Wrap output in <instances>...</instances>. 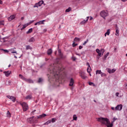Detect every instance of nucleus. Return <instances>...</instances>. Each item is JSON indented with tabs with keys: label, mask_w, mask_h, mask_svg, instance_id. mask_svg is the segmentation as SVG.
Here are the masks:
<instances>
[{
	"label": "nucleus",
	"mask_w": 127,
	"mask_h": 127,
	"mask_svg": "<svg viewBox=\"0 0 127 127\" xmlns=\"http://www.w3.org/2000/svg\"><path fill=\"white\" fill-rule=\"evenodd\" d=\"M60 60L57 59L56 60V63L51 64L49 68V71L51 74H52L53 77L50 79V75L48 76L49 81L51 84H53V87H58L59 86V83L58 81L60 77V74H59L60 71H61V64L59 63Z\"/></svg>",
	"instance_id": "f257e3e1"
},
{
	"label": "nucleus",
	"mask_w": 127,
	"mask_h": 127,
	"mask_svg": "<svg viewBox=\"0 0 127 127\" xmlns=\"http://www.w3.org/2000/svg\"><path fill=\"white\" fill-rule=\"evenodd\" d=\"M98 122L102 123L103 125H105L107 127H113V124H110V121L107 118H99L97 119Z\"/></svg>",
	"instance_id": "f03ea898"
},
{
	"label": "nucleus",
	"mask_w": 127,
	"mask_h": 127,
	"mask_svg": "<svg viewBox=\"0 0 127 127\" xmlns=\"http://www.w3.org/2000/svg\"><path fill=\"white\" fill-rule=\"evenodd\" d=\"M100 15L101 17H103L104 19H106V17L109 16V12L107 10L101 11L100 13Z\"/></svg>",
	"instance_id": "7ed1b4c3"
},
{
	"label": "nucleus",
	"mask_w": 127,
	"mask_h": 127,
	"mask_svg": "<svg viewBox=\"0 0 127 127\" xmlns=\"http://www.w3.org/2000/svg\"><path fill=\"white\" fill-rule=\"evenodd\" d=\"M27 122L29 124H36L37 123V119L36 117H32L27 119Z\"/></svg>",
	"instance_id": "20e7f679"
},
{
	"label": "nucleus",
	"mask_w": 127,
	"mask_h": 127,
	"mask_svg": "<svg viewBox=\"0 0 127 127\" xmlns=\"http://www.w3.org/2000/svg\"><path fill=\"white\" fill-rule=\"evenodd\" d=\"M20 105L22 106L24 112H26V111L28 110V105L27 104H26V103L23 102L20 103Z\"/></svg>",
	"instance_id": "39448f33"
},
{
	"label": "nucleus",
	"mask_w": 127,
	"mask_h": 127,
	"mask_svg": "<svg viewBox=\"0 0 127 127\" xmlns=\"http://www.w3.org/2000/svg\"><path fill=\"white\" fill-rule=\"evenodd\" d=\"M6 97L8 98V99H9L10 100H11L12 102L13 103H14L15 101L16 100V98L14 97V96L7 95L6 96Z\"/></svg>",
	"instance_id": "423d86ee"
},
{
	"label": "nucleus",
	"mask_w": 127,
	"mask_h": 127,
	"mask_svg": "<svg viewBox=\"0 0 127 127\" xmlns=\"http://www.w3.org/2000/svg\"><path fill=\"white\" fill-rule=\"evenodd\" d=\"M116 111H121V110H123V105L122 104L118 105L116 107Z\"/></svg>",
	"instance_id": "0eeeda50"
},
{
	"label": "nucleus",
	"mask_w": 127,
	"mask_h": 127,
	"mask_svg": "<svg viewBox=\"0 0 127 127\" xmlns=\"http://www.w3.org/2000/svg\"><path fill=\"white\" fill-rule=\"evenodd\" d=\"M44 21H45V20H43L42 21H40L35 23V25H40V24H44Z\"/></svg>",
	"instance_id": "6e6552de"
},
{
	"label": "nucleus",
	"mask_w": 127,
	"mask_h": 127,
	"mask_svg": "<svg viewBox=\"0 0 127 127\" xmlns=\"http://www.w3.org/2000/svg\"><path fill=\"white\" fill-rule=\"evenodd\" d=\"M107 71L110 73V74H112V73H115V72H116V69L113 68L112 69L111 68H108Z\"/></svg>",
	"instance_id": "1a4fd4ad"
},
{
	"label": "nucleus",
	"mask_w": 127,
	"mask_h": 127,
	"mask_svg": "<svg viewBox=\"0 0 127 127\" xmlns=\"http://www.w3.org/2000/svg\"><path fill=\"white\" fill-rule=\"evenodd\" d=\"M116 35H117V36H119V35H120V34H119V27H118V25H116Z\"/></svg>",
	"instance_id": "9d476101"
},
{
	"label": "nucleus",
	"mask_w": 127,
	"mask_h": 127,
	"mask_svg": "<svg viewBox=\"0 0 127 127\" xmlns=\"http://www.w3.org/2000/svg\"><path fill=\"white\" fill-rule=\"evenodd\" d=\"M14 18H15V15H12L8 18V20H9V21H11V20L14 19Z\"/></svg>",
	"instance_id": "9b49d317"
},
{
	"label": "nucleus",
	"mask_w": 127,
	"mask_h": 127,
	"mask_svg": "<svg viewBox=\"0 0 127 127\" xmlns=\"http://www.w3.org/2000/svg\"><path fill=\"white\" fill-rule=\"evenodd\" d=\"M11 73V71H4V74H5V75L6 77H8L10 75V73Z\"/></svg>",
	"instance_id": "f8f14e48"
},
{
	"label": "nucleus",
	"mask_w": 127,
	"mask_h": 127,
	"mask_svg": "<svg viewBox=\"0 0 127 127\" xmlns=\"http://www.w3.org/2000/svg\"><path fill=\"white\" fill-rule=\"evenodd\" d=\"M46 114H43L39 116H37V119H42L43 118H45V117H46Z\"/></svg>",
	"instance_id": "ddd939ff"
},
{
	"label": "nucleus",
	"mask_w": 127,
	"mask_h": 127,
	"mask_svg": "<svg viewBox=\"0 0 127 127\" xmlns=\"http://www.w3.org/2000/svg\"><path fill=\"white\" fill-rule=\"evenodd\" d=\"M25 81L27 83H30V84H33V80L32 79L26 78Z\"/></svg>",
	"instance_id": "4468645a"
},
{
	"label": "nucleus",
	"mask_w": 127,
	"mask_h": 127,
	"mask_svg": "<svg viewBox=\"0 0 127 127\" xmlns=\"http://www.w3.org/2000/svg\"><path fill=\"white\" fill-rule=\"evenodd\" d=\"M74 85V79L72 78H70V82H69V86H73Z\"/></svg>",
	"instance_id": "2eb2a0df"
},
{
	"label": "nucleus",
	"mask_w": 127,
	"mask_h": 127,
	"mask_svg": "<svg viewBox=\"0 0 127 127\" xmlns=\"http://www.w3.org/2000/svg\"><path fill=\"white\" fill-rule=\"evenodd\" d=\"M52 52H53L52 49H49L47 51L48 55H51V54H52Z\"/></svg>",
	"instance_id": "dca6fc26"
},
{
	"label": "nucleus",
	"mask_w": 127,
	"mask_h": 127,
	"mask_svg": "<svg viewBox=\"0 0 127 127\" xmlns=\"http://www.w3.org/2000/svg\"><path fill=\"white\" fill-rule=\"evenodd\" d=\"M29 25V23L24 24L23 26V27L21 28V30H23V29H24V28H25L26 27H27V26H28Z\"/></svg>",
	"instance_id": "f3484780"
},
{
	"label": "nucleus",
	"mask_w": 127,
	"mask_h": 127,
	"mask_svg": "<svg viewBox=\"0 0 127 127\" xmlns=\"http://www.w3.org/2000/svg\"><path fill=\"white\" fill-rule=\"evenodd\" d=\"M96 51L97 53H98V56H101L102 53H101V52L99 49H97L96 50Z\"/></svg>",
	"instance_id": "a211bd4d"
},
{
	"label": "nucleus",
	"mask_w": 127,
	"mask_h": 127,
	"mask_svg": "<svg viewBox=\"0 0 127 127\" xmlns=\"http://www.w3.org/2000/svg\"><path fill=\"white\" fill-rule=\"evenodd\" d=\"M80 40H81V39H80V38H77V37H75L74 40H73V41L74 42H79V41H80Z\"/></svg>",
	"instance_id": "6ab92c4d"
},
{
	"label": "nucleus",
	"mask_w": 127,
	"mask_h": 127,
	"mask_svg": "<svg viewBox=\"0 0 127 127\" xmlns=\"http://www.w3.org/2000/svg\"><path fill=\"white\" fill-rule=\"evenodd\" d=\"M34 41H35L34 37H32L29 40V42H34Z\"/></svg>",
	"instance_id": "aec40b11"
},
{
	"label": "nucleus",
	"mask_w": 127,
	"mask_h": 127,
	"mask_svg": "<svg viewBox=\"0 0 127 127\" xmlns=\"http://www.w3.org/2000/svg\"><path fill=\"white\" fill-rule=\"evenodd\" d=\"M58 53H59L60 57H61V58H63V55H62V53H61V50H58Z\"/></svg>",
	"instance_id": "412c9836"
},
{
	"label": "nucleus",
	"mask_w": 127,
	"mask_h": 127,
	"mask_svg": "<svg viewBox=\"0 0 127 127\" xmlns=\"http://www.w3.org/2000/svg\"><path fill=\"white\" fill-rule=\"evenodd\" d=\"M19 77H20L21 79H22V80H24V81L26 80V78L24 77L23 76H22V75L21 74H19Z\"/></svg>",
	"instance_id": "4be33fe9"
},
{
	"label": "nucleus",
	"mask_w": 127,
	"mask_h": 127,
	"mask_svg": "<svg viewBox=\"0 0 127 127\" xmlns=\"http://www.w3.org/2000/svg\"><path fill=\"white\" fill-rule=\"evenodd\" d=\"M29 49L30 50H31L32 49V48L30 46H29V45L26 46V50H28Z\"/></svg>",
	"instance_id": "5701e85b"
},
{
	"label": "nucleus",
	"mask_w": 127,
	"mask_h": 127,
	"mask_svg": "<svg viewBox=\"0 0 127 127\" xmlns=\"http://www.w3.org/2000/svg\"><path fill=\"white\" fill-rule=\"evenodd\" d=\"M44 2V1H43V0H41L39 2H38V3H39V5L40 6H41V5H42V4H43Z\"/></svg>",
	"instance_id": "b1692460"
},
{
	"label": "nucleus",
	"mask_w": 127,
	"mask_h": 127,
	"mask_svg": "<svg viewBox=\"0 0 127 127\" xmlns=\"http://www.w3.org/2000/svg\"><path fill=\"white\" fill-rule=\"evenodd\" d=\"M32 98V96L31 95H28L26 96V99L27 100H30Z\"/></svg>",
	"instance_id": "393cba45"
},
{
	"label": "nucleus",
	"mask_w": 127,
	"mask_h": 127,
	"mask_svg": "<svg viewBox=\"0 0 127 127\" xmlns=\"http://www.w3.org/2000/svg\"><path fill=\"white\" fill-rule=\"evenodd\" d=\"M107 35H110V29H108L107 31V32L105 33V36H107Z\"/></svg>",
	"instance_id": "a878e982"
},
{
	"label": "nucleus",
	"mask_w": 127,
	"mask_h": 127,
	"mask_svg": "<svg viewBox=\"0 0 127 127\" xmlns=\"http://www.w3.org/2000/svg\"><path fill=\"white\" fill-rule=\"evenodd\" d=\"M102 73V71L100 70H97L96 71V74L98 75V74H101Z\"/></svg>",
	"instance_id": "bb28decb"
},
{
	"label": "nucleus",
	"mask_w": 127,
	"mask_h": 127,
	"mask_svg": "<svg viewBox=\"0 0 127 127\" xmlns=\"http://www.w3.org/2000/svg\"><path fill=\"white\" fill-rule=\"evenodd\" d=\"M32 32V28H30L28 30V31H27L26 33L27 34H28L29 33H31Z\"/></svg>",
	"instance_id": "cd10ccee"
},
{
	"label": "nucleus",
	"mask_w": 127,
	"mask_h": 127,
	"mask_svg": "<svg viewBox=\"0 0 127 127\" xmlns=\"http://www.w3.org/2000/svg\"><path fill=\"white\" fill-rule=\"evenodd\" d=\"M88 73H91V66L88 67L87 68Z\"/></svg>",
	"instance_id": "c85d7f7f"
},
{
	"label": "nucleus",
	"mask_w": 127,
	"mask_h": 127,
	"mask_svg": "<svg viewBox=\"0 0 127 127\" xmlns=\"http://www.w3.org/2000/svg\"><path fill=\"white\" fill-rule=\"evenodd\" d=\"M51 123V120H49L47 122H46L44 125H48L49 124Z\"/></svg>",
	"instance_id": "c756f323"
},
{
	"label": "nucleus",
	"mask_w": 127,
	"mask_h": 127,
	"mask_svg": "<svg viewBox=\"0 0 127 127\" xmlns=\"http://www.w3.org/2000/svg\"><path fill=\"white\" fill-rule=\"evenodd\" d=\"M57 120L56 119V118H52L51 122H52L53 123H55V122H56Z\"/></svg>",
	"instance_id": "7c9ffc66"
},
{
	"label": "nucleus",
	"mask_w": 127,
	"mask_h": 127,
	"mask_svg": "<svg viewBox=\"0 0 127 127\" xmlns=\"http://www.w3.org/2000/svg\"><path fill=\"white\" fill-rule=\"evenodd\" d=\"M109 54H110V53H107L104 56V60H106L107 59V57H108V56H109Z\"/></svg>",
	"instance_id": "2f4dec72"
},
{
	"label": "nucleus",
	"mask_w": 127,
	"mask_h": 127,
	"mask_svg": "<svg viewBox=\"0 0 127 127\" xmlns=\"http://www.w3.org/2000/svg\"><path fill=\"white\" fill-rule=\"evenodd\" d=\"M87 20H84L82 21L81 22L80 24H85V23H86V22H87Z\"/></svg>",
	"instance_id": "473e14b6"
},
{
	"label": "nucleus",
	"mask_w": 127,
	"mask_h": 127,
	"mask_svg": "<svg viewBox=\"0 0 127 127\" xmlns=\"http://www.w3.org/2000/svg\"><path fill=\"white\" fill-rule=\"evenodd\" d=\"M39 6H40L39 4L38 3H36L35 5H34L33 7H38Z\"/></svg>",
	"instance_id": "72a5a7b5"
},
{
	"label": "nucleus",
	"mask_w": 127,
	"mask_h": 127,
	"mask_svg": "<svg viewBox=\"0 0 127 127\" xmlns=\"http://www.w3.org/2000/svg\"><path fill=\"white\" fill-rule=\"evenodd\" d=\"M104 52H105V50H104L103 49H102L100 51V53H101L102 55H104Z\"/></svg>",
	"instance_id": "f704fd0d"
},
{
	"label": "nucleus",
	"mask_w": 127,
	"mask_h": 127,
	"mask_svg": "<svg viewBox=\"0 0 127 127\" xmlns=\"http://www.w3.org/2000/svg\"><path fill=\"white\" fill-rule=\"evenodd\" d=\"M4 25V21L2 20L0 21V25Z\"/></svg>",
	"instance_id": "c9c22d12"
},
{
	"label": "nucleus",
	"mask_w": 127,
	"mask_h": 127,
	"mask_svg": "<svg viewBox=\"0 0 127 127\" xmlns=\"http://www.w3.org/2000/svg\"><path fill=\"white\" fill-rule=\"evenodd\" d=\"M11 53H15L16 54H17V53L16 51H13V50L12 49H10Z\"/></svg>",
	"instance_id": "e433bc0d"
},
{
	"label": "nucleus",
	"mask_w": 127,
	"mask_h": 127,
	"mask_svg": "<svg viewBox=\"0 0 127 127\" xmlns=\"http://www.w3.org/2000/svg\"><path fill=\"white\" fill-rule=\"evenodd\" d=\"M73 121H77V116L76 115H73Z\"/></svg>",
	"instance_id": "4c0bfd02"
},
{
	"label": "nucleus",
	"mask_w": 127,
	"mask_h": 127,
	"mask_svg": "<svg viewBox=\"0 0 127 127\" xmlns=\"http://www.w3.org/2000/svg\"><path fill=\"white\" fill-rule=\"evenodd\" d=\"M101 77H105L106 76V74L105 73L103 72H101V73L100 74Z\"/></svg>",
	"instance_id": "58836bf2"
},
{
	"label": "nucleus",
	"mask_w": 127,
	"mask_h": 127,
	"mask_svg": "<svg viewBox=\"0 0 127 127\" xmlns=\"http://www.w3.org/2000/svg\"><path fill=\"white\" fill-rule=\"evenodd\" d=\"M7 117L8 118H10V113H9V111H7Z\"/></svg>",
	"instance_id": "ea45409f"
},
{
	"label": "nucleus",
	"mask_w": 127,
	"mask_h": 127,
	"mask_svg": "<svg viewBox=\"0 0 127 127\" xmlns=\"http://www.w3.org/2000/svg\"><path fill=\"white\" fill-rule=\"evenodd\" d=\"M88 41H89V40L87 39L86 41H85L83 43V45H84V46L86 45V44H87V43H88Z\"/></svg>",
	"instance_id": "a19ab883"
},
{
	"label": "nucleus",
	"mask_w": 127,
	"mask_h": 127,
	"mask_svg": "<svg viewBox=\"0 0 127 127\" xmlns=\"http://www.w3.org/2000/svg\"><path fill=\"white\" fill-rule=\"evenodd\" d=\"M71 10V8L69 7L68 8L65 10V12H69Z\"/></svg>",
	"instance_id": "79ce46f5"
},
{
	"label": "nucleus",
	"mask_w": 127,
	"mask_h": 127,
	"mask_svg": "<svg viewBox=\"0 0 127 127\" xmlns=\"http://www.w3.org/2000/svg\"><path fill=\"white\" fill-rule=\"evenodd\" d=\"M11 83V81H10V80L7 81L6 82V85H10Z\"/></svg>",
	"instance_id": "37998d69"
},
{
	"label": "nucleus",
	"mask_w": 127,
	"mask_h": 127,
	"mask_svg": "<svg viewBox=\"0 0 127 127\" xmlns=\"http://www.w3.org/2000/svg\"><path fill=\"white\" fill-rule=\"evenodd\" d=\"M43 81V79L42 78H40L38 80V83H41Z\"/></svg>",
	"instance_id": "c03bdc74"
},
{
	"label": "nucleus",
	"mask_w": 127,
	"mask_h": 127,
	"mask_svg": "<svg viewBox=\"0 0 127 127\" xmlns=\"http://www.w3.org/2000/svg\"><path fill=\"white\" fill-rule=\"evenodd\" d=\"M75 42H74L73 43V44H72V46H73V47H76V46H77L78 45V44H75Z\"/></svg>",
	"instance_id": "a18cd8bd"
},
{
	"label": "nucleus",
	"mask_w": 127,
	"mask_h": 127,
	"mask_svg": "<svg viewBox=\"0 0 127 127\" xmlns=\"http://www.w3.org/2000/svg\"><path fill=\"white\" fill-rule=\"evenodd\" d=\"M81 77L82 79H86V78H87V76H86L83 74H81Z\"/></svg>",
	"instance_id": "49530a36"
},
{
	"label": "nucleus",
	"mask_w": 127,
	"mask_h": 127,
	"mask_svg": "<svg viewBox=\"0 0 127 127\" xmlns=\"http://www.w3.org/2000/svg\"><path fill=\"white\" fill-rule=\"evenodd\" d=\"M88 84L89 85H90V86H92V85H93V86H95V84H94V83L91 82H89Z\"/></svg>",
	"instance_id": "de8ad7c7"
},
{
	"label": "nucleus",
	"mask_w": 127,
	"mask_h": 127,
	"mask_svg": "<svg viewBox=\"0 0 127 127\" xmlns=\"http://www.w3.org/2000/svg\"><path fill=\"white\" fill-rule=\"evenodd\" d=\"M111 110H112V111H117V109H116V107H111Z\"/></svg>",
	"instance_id": "09e8293b"
},
{
	"label": "nucleus",
	"mask_w": 127,
	"mask_h": 127,
	"mask_svg": "<svg viewBox=\"0 0 127 127\" xmlns=\"http://www.w3.org/2000/svg\"><path fill=\"white\" fill-rule=\"evenodd\" d=\"M1 50H2V51H4V52H8V51L7 50L1 49Z\"/></svg>",
	"instance_id": "8fccbe9b"
},
{
	"label": "nucleus",
	"mask_w": 127,
	"mask_h": 127,
	"mask_svg": "<svg viewBox=\"0 0 127 127\" xmlns=\"http://www.w3.org/2000/svg\"><path fill=\"white\" fill-rule=\"evenodd\" d=\"M119 95H120V93H119V92H117V93H116V97H119Z\"/></svg>",
	"instance_id": "3c124183"
},
{
	"label": "nucleus",
	"mask_w": 127,
	"mask_h": 127,
	"mask_svg": "<svg viewBox=\"0 0 127 127\" xmlns=\"http://www.w3.org/2000/svg\"><path fill=\"white\" fill-rule=\"evenodd\" d=\"M117 120H118V119L116 118H113V122H116V121H117Z\"/></svg>",
	"instance_id": "603ef678"
},
{
	"label": "nucleus",
	"mask_w": 127,
	"mask_h": 127,
	"mask_svg": "<svg viewBox=\"0 0 127 127\" xmlns=\"http://www.w3.org/2000/svg\"><path fill=\"white\" fill-rule=\"evenodd\" d=\"M86 65L87 66H88V67H91V66H90V64H89V63H87Z\"/></svg>",
	"instance_id": "864d4df0"
},
{
	"label": "nucleus",
	"mask_w": 127,
	"mask_h": 127,
	"mask_svg": "<svg viewBox=\"0 0 127 127\" xmlns=\"http://www.w3.org/2000/svg\"><path fill=\"white\" fill-rule=\"evenodd\" d=\"M82 48H83V47L82 46H79V49L81 50Z\"/></svg>",
	"instance_id": "5fc2aeb1"
},
{
	"label": "nucleus",
	"mask_w": 127,
	"mask_h": 127,
	"mask_svg": "<svg viewBox=\"0 0 127 127\" xmlns=\"http://www.w3.org/2000/svg\"><path fill=\"white\" fill-rule=\"evenodd\" d=\"M7 38H8L7 37H5L3 38L2 39H3V40H4V39H7Z\"/></svg>",
	"instance_id": "6e6d98bb"
},
{
	"label": "nucleus",
	"mask_w": 127,
	"mask_h": 127,
	"mask_svg": "<svg viewBox=\"0 0 127 127\" xmlns=\"http://www.w3.org/2000/svg\"><path fill=\"white\" fill-rule=\"evenodd\" d=\"M47 31V30L46 29H44V32H46Z\"/></svg>",
	"instance_id": "4d7b16f0"
},
{
	"label": "nucleus",
	"mask_w": 127,
	"mask_h": 127,
	"mask_svg": "<svg viewBox=\"0 0 127 127\" xmlns=\"http://www.w3.org/2000/svg\"><path fill=\"white\" fill-rule=\"evenodd\" d=\"M122 1H123L124 2L127 1V0H121Z\"/></svg>",
	"instance_id": "13d9d810"
},
{
	"label": "nucleus",
	"mask_w": 127,
	"mask_h": 127,
	"mask_svg": "<svg viewBox=\"0 0 127 127\" xmlns=\"http://www.w3.org/2000/svg\"><path fill=\"white\" fill-rule=\"evenodd\" d=\"M0 4H2V1H1V0H0Z\"/></svg>",
	"instance_id": "bf43d9fd"
},
{
	"label": "nucleus",
	"mask_w": 127,
	"mask_h": 127,
	"mask_svg": "<svg viewBox=\"0 0 127 127\" xmlns=\"http://www.w3.org/2000/svg\"><path fill=\"white\" fill-rule=\"evenodd\" d=\"M88 19H89V16L87 17L86 21H88Z\"/></svg>",
	"instance_id": "052dcab7"
},
{
	"label": "nucleus",
	"mask_w": 127,
	"mask_h": 127,
	"mask_svg": "<svg viewBox=\"0 0 127 127\" xmlns=\"http://www.w3.org/2000/svg\"><path fill=\"white\" fill-rule=\"evenodd\" d=\"M21 19L22 20H23V19H24V17H22L21 18Z\"/></svg>",
	"instance_id": "680f3d73"
},
{
	"label": "nucleus",
	"mask_w": 127,
	"mask_h": 127,
	"mask_svg": "<svg viewBox=\"0 0 127 127\" xmlns=\"http://www.w3.org/2000/svg\"><path fill=\"white\" fill-rule=\"evenodd\" d=\"M34 20L31 21V22H30V23H32L33 22H34Z\"/></svg>",
	"instance_id": "e2e57ef3"
},
{
	"label": "nucleus",
	"mask_w": 127,
	"mask_h": 127,
	"mask_svg": "<svg viewBox=\"0 0 127 127\" xmlns=\"http://www.w3.org/2000/svg\"><path fill=\"white\" fill-rule=\"evenodd\" d=\"M114 51H115V52L117 51V48H115L114 49Z\"/></svg>",
	"instance_id": "0e129e2a"
},
{
	"label": "nucleus",
	"mask_w": 127,
	"mask_h": 127,
	"mask_svg": "<svg viewBox=\"0 0 127 127\" xmlns=\"http://www.w3.org/2000/svg\"><path fill=\"white\" fill-rule=\"evenodd\" d=\"M76 55H78V56H81V55H80V54H79L76 53Z\"/></svg>",
	"instance_id": "69168bd1"
},
{
	"label": "nucleus",
	"mask_w": 127,
	"mask_h": 127,
	"mask_svg": "<svg viewBox=\"0 0 127 127\" xmlns=\"http://www.w3.org/2000/svg\"><path fill=\"white\" fill-rule=\"evenodd\" d=\"M92 19H93V17H90V20H92Z\"/></svg>",
	"instance_id": "338daca9"
},
{
	"label": "nucleus",
	"mask_w": 127,
	"mask_h": 127,
	"mask_svg": "<svg viewBox=\"0 0 127 127\" xmlns=\"http://www.w3.org/2000/svg\"><path fill=\"white\" fill-rule=\"evenodd\" d=\"M125 86H126V87H127V83H125Z\"/></svg>",
	"instance_id": "774afa93"
}]
</instances>
